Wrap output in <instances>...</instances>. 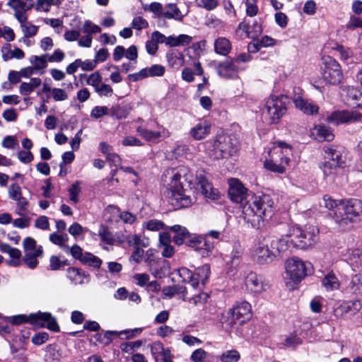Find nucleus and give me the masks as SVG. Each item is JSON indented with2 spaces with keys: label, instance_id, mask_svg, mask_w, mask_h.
I'll return each instance as SVG.
<instances>
[{
  "label": "nucleus",
  "instance_id": "1",
  "mask_svg": "<svg viewBox=\"0 0 362 362\" xmlns=\"http://www.w3.org/2000/svg\"><path fill=\"white\" fill-rule=\"evenodd\" d=\"M192 175L185 167L169 168L163 173L161 181L166 189L167 197L170 203L175 208L187 207L191 205L192 200L183 187L182 180L189 183L192 182Z\"/></svg>",
  "mask_w": 362,
  "mask_h": 362
},
{
  "label": "nucleus",
  "instance_id": "2",
  "mask_svg": "<svg viewBox=\"0 0 362 362\" xmlns=\"http://www.w3.org/2000/svg\"><path fill=\"white\" fill-rule=\"evenodd\" d=\"M290 249L291 245L287 237L267 235L255 245L252 259L257 264H268L276 260L281 253Z\"/></svg>",
  "mask_w": 362,
  "mask_h": 362
},
{
  "label": "nucleus",
  "instance_id": "3",
  "mask_svg": "<svg viewBox=\"0 0 362 362\" xmlns=\"http://www.w3.org/2000/svg\"><path fill=\"white\" fill-rule=\"evenodd\" d=\"M243 217L254 228L261 227L274 214V201L267 194L255 196L243 205Z\"/></svg>",
  "mask_w": 362,
  "mask_h": 362
},
{
  "label": "nucleus",
  "instance_id": "4",
  "mask_svg": "<svg viewBox=\"0 0 362 362\" xmlns=\"http://www.w3.org/2000/svg\"><path fill=\"white\" fill-rule=\"evenodd\" d=\"M291 146L284 141H275L265 156L264 167L274 173L284 174L290 165Z\"/></svg>",
  "mask_w": 362,
  "mask_h": 362
},
{
  "label": "nucleus",
  "instance_id": "5",
  "mask_svg": "<svg viewBox=\"0 0 362 362\" xmlns=\"http://www.w3.org/2000/svg\"><path fill=\"white\" fill-rule=\"evenodd\" d=\"M333 218L339 228H348L352 223L362 219V202L356 199L343 200Z\"/></svg>",
  "mask_w": 362,
  "mask_h": 362
},
{
  "label": "nucleus",
  "instance_id": "6",
  "mask_svg": "<svg viewBox=\"0 0 362 362\" xmlns=\"http://www.w3.org/2000/svg\"><path fill=\"white\" fill-rule=\"evenodd\" d=\"M209 156L214 159H224L233 156L237 152V142L231 136L218 134L212 141L205 142Z\"/></svg>",
  "mask_w": 362,
  "mask_h": 362
},
{
  "label": "nucleus",
  "instance_id": "7",
  "mask_svg": "<svg viewBox=\"0 0 362 362\" xmlns=\"http://www.w3.org/2000/svg\"><path fill=\"white\" fill-rule=\"evenodd\" d=\"M289 239L291 248L298 247L307 249L315 245L319 239V229L313 225H306L303 228L292 227L284 236Z\"/></svg>",
  "mask_w": 362,
  "mask_h": 362
},
{
  "label": "nucleus",
  "instance_id": "8",
  "mask_svg": "<svg viewBox=\"0 0 362 362\" xmlns=\"http://www.w3.org/2000/svg\"><path fill=\"white\" fill-rule=\"evenodd\" d=\"M289 103V98L286 95H270L267 99L263 109L265 119L271 124L278 123L286 112Z\"/></svg>",
  "mask_w": 362,
  "mask_h": 362
},
{
  "label": "nucleus",
  "instance_id": "9",
  "mask_svg": "<svg viewBox=\"0 0 362 362\" xmlns=\"http://www.w3.org/2000/svg\"><path fill=\"white\" fill-rule=\"evenodd\" d=\"M30 321L33 325L41 324L46 326L47 329L54 332H59V327L55 320L49 313H38L36 314H31L29 319L23 315H16L11 317V322L13 325H18L22 323Z\"/></svg>",
  "mask_w": 362,
  "mask_h": 362
},
{
  "label": "nucleus",
  "instance_id": "10",
  "mask_svg": "<svg viewBox=\"0 0 362 362\" xmlns=\"http://www.w3.org/2000/svg\"><path fill=\"white\" fill-rule=\"evenodd\" d=\"M322 78L326 83L337 85L341 82L343 74L339 64L329 56L322 58Z\"/></svg>",
  "mask_w": 362,
  "mask_h": 362
},
{
  "label": "nucleus",
  "instance_id": "11",
  "mask_svg": "<svg viewBox=\"0 0 362 362\" xmlns=\"http://www.w3.org/2000/svg\"><path fill=\"white\" fill-rule=\"evenodd\" d=\"M24 256L22 261L31 269H35L39 262L38 257L43 255V249L41 245L37 246L36 241L30 237L25 238L23 241Z\"/></svg>",
  "mask_w": 362,
  "mask_h": 362
},
{
  "label": "nucleus",
  "instance_id": "12",
  "mask_svg": "<svg viewBox=\"0 0 362 362\" xmlns=\"http://www.w3.org/2000/svg\"><path fill=\"white\" fill-rule=\"evenodd\" d=\"M210 272L209 264L198 267L194 274H192L187 268H182L179 270L181 276H186L189 279V284L193 288H198L200 282L202 285H204L209 277Z\"/></svg>",
  "mask_w": 362,
  "mask_h": 362
},
{
  "label": "nucleus",
  "instance_id": "13",
  "mask_svg": "<svg viewBox=\"0 0 362 362\" xmlns=\"http://www.w3.org/2000/svg\"><path fill=\"white\" fill-rule=\"evenodd\" d=\"M362 120V113L356 110L334 111L327 116L326 121L334 125L351 123Z\"/></svg>",
  "mask_w": 362,
  "mask_h": 362
},
{
  "label": "nucleus",
  "instance_id": "14",
  "mask_svg": "<svg viewBox=\"0 0 362 362\" xmlns=\"http://www.w3.org/2000/svg\"><path fill=\"white\" fill-rule=\"evenodd\" d=\"M306 264L296 257L286 261V273L294 282L300 281L306 276Z\"/></svg>",
  "mask_w": 362,
  "mask_h": 362
},
{
  "label": "nucleus",
  "instance_id": "15",
  "mask_svg": "<svg viewBox=\"0 0 362 362\" xmlns=\"http://www.w3.org/2000/svg\"><path fill=\"white\" fill-rule=\"evenodd\" d=\"M228 197L230 199L237 204H243L248 196V190L238 178H230L228 180Z\"/></svg>",
  "mask_w": 362,
  "mask_h": 362
},
{
  "label": "nucleus",
  "instance_id": "16",
  "mask_svg": "<svg viewBox=\"0 0 362 362\" xmlns=\"http://www.w3.org/2000/svg\"><path fill=\"white\" fill-rule=\"evenodd\" d=\"M228 315L232 317L233 323L242 324L251 318V305L247 302L238 303L228 311Z\"/></svg>",
  "mask_w": 362,
  "mask_h": 362
},
{
  "label": "nucleus",
  "instance_id": "17",
  "mask_svg": "<svg viewBox=\"0 0 362 362\" xmlns=\"http://www.w3.org/2000/svg\"><path fill=\"white\" fill-rule=\"evenodd\" d=\"M325 157L331 160L332 163L338 167L343 168L346 163L344 149L342 147L334 146H325L324 147Z\"/></svg>",
  "mask_w": 362,
  "mask_h": 362
},
{
  "label": "nucleus",
  "instance_id": "18",
  "mask_svg": "<svg viewBox=\"0 0 362 362\" xmlns=\"http://www.w3.org/2000/svg\"><path fill=\"white\" fill-rule=\"evenodd\" d=\"M137 132L145 140L152 143H158L170 136L169 130L163 127H160L156 132L144 128H139Z\"/></svg>",
  "mask_w": 362,
  "mask_h": 362
},
{
  "label": "nucleus",
  "instance_id": "19",
  "mask_svg": "<svg viewBox=\"0 0 362 362\" xmlns=\"http://www.w3.org/2000/svg\"><path fill=\"white\" fill-rule=\"evenodd\" d=\"M245 285L250 291L255 293H260L267 288V284L264 281L263 278L253 272L247 274Z\"/></svg>",
  "mask_w": 362,
  "mask_h": 362
},
{
  "label": "nucleus",
  "instance_id": "20",
  "mask_svg": "<svg viewBox=\"0 0 362 362\" xmlns=\"http://www.w3.org/2000/svg\"><path fill=\"white\" fill-rule=\"evenodd\" d=\"M197 183L200 186L201 192L205 197L212 200H216L220 197L218 190L214 189L203 175H197Z\"/></svg>",
  "mask_w": 362,
  "mask_h": 362
},
{
  "label": "nucleus",
  "instance_id": "21",
  "mask_svg": "<svg viewBox=\"0 0 362 362\" xmlns=\"http://www.w3.org/2000/svg\"><path fill=\"white\" fill-rule=\"evenodd\" d=\"M310 136L318 141H331L334 138L332 130L323 124L315 125L310 129Z\"/></svg>",
  "mask_w": 362,
  "mask_h": 362
},
{
  "label": "nucleus",
  "instance_id": "22",
  "mask_svg": "<svg viewBox=\"0 0 362 362\" xmlns=\"http://www.w3.org/2000/svg\"><path fill=\"white\" fill-rule=\"evenodd\" d=\"M218 75L224 78H233L237 76L238 67L232 59H226L217 66Z\"/></svg>",
  "mask_w": 362,
  "mask_h": 362
},
{
  "label": "nucleus",
  "instance_id": "23",
  "mask_svg": "<svg viewBox=\"0 0 362 362\" xmlns=\"http://www.w3.org/2000/svg\"><path fill=\"white\" fill-rule=\"evenodd\" d=\"M293 103L296 107L305 115H315L317 114L319 111V107L315 103L308 100L303 99L300 95L294 97Z\"/></svg>",
  "mask_w": 362,
  "mask_h": 362
},
{
  "label": "nucleus",
  "instance_id": "24",
  "mask_svg": "<svg viewBox=\"0 0 362 362\" xmlns=\"http://www.w3.org/2000/svg\"><path fill=\"white\" fill-rule=\"evenodd\" d=\"M172 238L168 233H162L159 235L158 247L162 250L163 257L170 258L175 254V249L171 245Z\"/></svg>",
  "mask_w": 362,
  "mask_h": 362
},
{
  "label": "nucleus",
  "instance_id": "25",
  "mask_svg": "<svg viewBox=\"0 0 362 362\" xmlns=\"http://www.w3.org/2000/svg\"><path fill=\"white\" fill-rule=\"evenodd\" d=\"M243 255V248L239 243H235L230 251V253L226 255V262L227 265L231 268H236L241 262Z\"/></svg>",
  "mask_w": 362,
  "mask_h": 362
},
{
  "label": "nucleus",
  "instance_id": "26",
  "mask_svg": "<svg viewBox=\"0 0 362 362\" xmlns=\"http://www.w3.org/2000/svg\"><path fill=\"white\" fill-rule=\"evenodd\" d=\"M168 230L174 233L175 235L173 237V240L177 245H182L185 240L188 238V237H190V233L188 230L180 225L173 226L168 228Z\"/></svg>",
  "mask_w": 362,
  "mask_h": 362
},
{
  "label": "nucleus",
  "instance_id": "27",
  "mask_svg": "<svg viewBox=\"0 0 362 362\" xmlns=\"http://www.w3.org/2000/svg\"><path fill=\"white\" fill-rule=\"evenodd\" d=\"M210 130L211 125L208 122H200L191 129L190 135L195 140H202L209 134Z\"/></svg>",
  "mask_w": 362,
  "mask_h": 362
},
{
  "label": "nucleus",
  "instance_id": "28",
  "mask_svg": "<svg viewBox=\"0 0 362 362\" xmlns=\"http://www.w3.org/2000/svg\"><path fill=\"white\" fill-rule=\"evenodd\" d=\"M1 54L4 61L12 59H21L25 57V53L21 49L15 47L13 49H11L10 44H7L1 47Z\"/></svg>",
  "mask_w": 362,
  "mask_h": 362
},
{
  "label": "nucleus",
  "instance_id": "29",
  "mask_svg": "<svg viewBox=\"0 0 362 362\" xmlns=\"http://www.w3.org/2000/svg\"><path fill=\"white\" fill-rule=\"evenodd\" d=\"M362 308V303L360 300L345 301L338 308L341 314L354 315Z\"/></svg>",
  "mask_w": 362,
  "mask_h": 362
},
{
  "label": "nucleus",
  "instance_id": "30",
  "mask_svg": "<svg viewBox=\"0 0 362 362\" xmlns=\"http://www.w3.org/2000/svg\"><path fill=\"white\" fill-rule=\"evenodd\" d=\"M231 43L226 37H220L214 42V50L216 53L226 56L231 50Z\"/></svg>",
  "mask_w": 362,
  "mask_h": 362
},
{
  "label": "nucleus",
  "instance_id": "31",
  "mask_svg": "<svg viewBox=\"0 0 362 362\" xmlns=\"http://www.w3.org/2000/svg\"><path fill=\"white\" fill-rule=\"evenodd\" d=\"M184 15L181 13L175 4H168L165 6V11L163 13V18L166 19H175L182 21Z\"/></svg>",
  "mask_w": 362,
  "mask_h": 362
},
{
  "label": "nucleus",
  "instance_id": "32",
  "mask_svg": "<svg viewBox=\"0 0 362 362\" xmlns=\"http://www.w3.org/2000/svg\"><path fill=\"white\" fill-rule=\"evenodd\" d=\"M120 241L124 242V240H121ZM125 241L129 246H134V247H147L149 245V240L148 238L136 234H129L126 236Z\"/></svg>",
  "mask_w": 362,
  "mask_h": 362
},
{
  "label": "nucleus",
  "instance_id": "33",
  "mask_svg": "<svg viewBox=\"0 0 362 362\" xmlns=\"http://www.w3.org/2000/svg\"><path fill=\"white\" fill-rule=\"evenodd\" d=\"M347 289L353 294L362 296V274H357L352 276Z\"/></svg>",
  "mask_w": 362,
  "mask_h": 362
},
{
  "label": "nucleus",
  "instance_id": "34",
  "mask_svg": "<svg viewBox=\"0 0 362 362\" xmlns=\"http://www.w3.org/2000/svg\"><path fill=\"white\" fill-rule=\"evenodd\" d=\"M168 64L170 67L178 69L185 64L183 54L179 52H171L166 55Z\"/></svg>",
  "mask_w": 362,
  "mask_h": 362
},
{
  "label": "nucleus",
  "instance_id": "35",
  "mask_svg": "<svg viewBox=\"0 0 362 362\" xmlns=\"http://www.w3.org/2000/svg\"><path fill=\"white\" fill-rule=\"evenodd\" d=\"M6 5L12 9H18L24 11L34 8V0H8Z\"/></svg>",
  "mask_w": 362,
  "mask_h": 362
},
{
  "label": "nucleus",
  "instance_id": "36",
  "mask_svg": "<svg viewBox=\"0 0 362 362\" xmlns=\"http://www.w3.org/2000/svg\"><path fill=\"white\" fill-rule=\"evenodd\" d=\"M62 0H35L34 8L37 12L48 13L52 6H59Z\"/></svg>",
  "mask_w": 362,
  "mask_h": 362
},
{
  "label": "nucleus",
  "instance_id": "37",
  "mask_svg": "<svg viewBox=\"0 0 362 362\" xmlns=\"http://www.w3.org/2000/svg\"><path fill=\"white\" fill-rule=\"evenodd\" d=\"M340 168L341 167H338V165L332 163L330 160L325 161L322 166V170L325 177L331 180H334Z\"/></svg>",
  "mask_w": 362,
  "mask_h": 362
},
{
  "label": "nucleus",
  "instance_id": "38",
  "mask_svg": "<svg viewBox=\"0 0 362 362\" xmlns=\"http://www.w3.org/2000/svg\"><path fill=\"white\" fill-rule=\"evenodd\" d=\"M322 285L327 291H333L339 288L340 283L336 275L330 272L324 277Z\"/></svg>",
  "mask_w": 362,
  "mask_h": 362
},
{
  "label": "nucleus",
  "instance_id": "39",
  "mask_svg": "<svg viewBox=\"0 0 362 362\" xmlns=\"http://www.w3.org/2000/svg\"><path fill=\"white\" fill-rule=\"evenodd\" d=\"M193 37L186 34H181L177 36L171 35L170 47H185L192 42Z\"/></svg>",
  "mask_w": 362,
  "mask_h": 362
},
{
  "label": "nucleus",
  "instance_id": "40",
  "mask_svg": "<svg viewBox=\"0 0 362 362\" xmlns=\"http://www.w3.org/2000/svg\"><path fill=\"white\" fill-rule=\"evenodd\" d=\"M347 97L353 103V105H362V88L360 89L354 87L349 88Z\"/></svg>",
  "mask_w": 362,
  "mask_h": 362
},
{
  "label": "nucleus",
  "instance_id": "41",
  "mask_svg": "<svg viewBox=\"0 0 362 362\" xmlns=\"http://www.w3.org/2000/svg\"><path fill=\"white\" fill-rule=\"evenodd\" d=\"M349 259L354 271L362 269V252L360 250H353Z\"/></svg>",
  "mask_w": 362,
  "mask_h": 362
},
{
  "label": "nucleus",
  "instance_id": "42",
  "mask_svg": "<svg viewBox=\"0 0 362 362\" xmlns=\"http://www.w3.org/2000/svg\"><path fill=\"white\" fill-rule=\"evenodd\" d=\"M47 55L31 56L30 62L33 65L35 71H40L45 69L47 66Z\"/></svg>",
  "mask_w": 362,
  "mask_h": 362
},
{
  "label": "nucleus",
  "instance_id": "43",
  "mask_svg": "<svg viewBox=\"0 0 362 362\" xmlns=\"http://www.w3.org/2000/svg\"><path fill=\"white\" fill-rule=\"evenodd\" d=\"M238 28L244 30L247 33V36L250 38L257 37L262 31V25L257 22L254 23L251 30H250V28L244 23H240Z\"/></svg>",
  "mask_w": 362,
  "mask_h": 362
},
{
  "label": "nucleus",
  "instance_id": "44",
  "mask_svg": "<svg viewBox=\"0 0 362 362\" xmlns=\"http://www.w3.org/2000/svg\"><path fill=\"white\" fill-rule=\"evenodd\" d=\"M67 277L75 284H82L84 281L85 275L81 269L69 267L67 269Z\"/></svg>",
  "mask_w": 362,
  "mask_h": 362
},
{
  "label": "nucleus",
  "instance_id": "45",
  "mask_svg": "<svg viewBox=\"0 0 362 362\" xmlns=\"http://www.w3.org/2000/svg\"><path fill=\"white\" fill-rule=\"evenodd\" d=\"M69 265L66 259H62L59 256L52 255L49 260V269L52 271H57L64 266Z\"/></svg>",
  "mask_w": 362,
  "mask_h": 362
},
{
  "label": "nucleus",
  "instance_id": "46",
  "mask_svg": "<svg viewBox=\"0 0 362 362\" xmlns=\"http://www.w3.org/2000/svg\"><path fill=\"white\" fill-rule=\"evenodd\" d=\"M151 354L156 362H158V357L161 356L168 349H165L160 341H155L148 345Z\"/></svg>",
  "mask_w": 362,
  "mask_h": 362
},
{
  "label": "nucleus",
  "instance_id": "47",
  "mask_svg": "<svg viewBox=\"0 0 362 362\" xmlns=\"http://www.w3.org/2000/svg\"><path fill=\"white\" fill-rule=\"evenodd\" d=\"M81 262L94 268H100L102 264V260L91 253L85 252Z\"/></svg>",
  "mask_w": 362,
  "mask_h": 362
},
{
  "label": "nucleus",
  "instance_id": "48",
  "mask_svg": "<svg viewBox=\"0 0 362 362\" xmlns=\"http://www.w3.org/2000/svg\"><path fill=\"white\" fill-rule=\"evenodd\" d=\"M81 30L83 33L86 35H90V36H92V35L101 32V28L94 24L92 21L90 20H86L83 22V24L81 28Z\"/></svg>",
  "mask_w": 362,
  "mask_h": 362
},
{
  "label": "nucleus",
  "instance_id": "49",
  "mask_svg": "<svg viewBox=\"0 0 362 362\" xmlns=\"http://www.w3.org/2000/svg\"><path fill=\"white\" fill-rule=\"evenodd\" d=\"M62 357V354L56 345H48L47 346V360L52 362H57Z\"/></svg>",
  "mask_w": 362,
  "mask_h": 362
},
{
  "label": "nucleus",
  "instance_id": "50",
  "mask_svg": "<svg viewBox=\"0 0 362 362\" xmlns=\"http://www.w3.org/2000/svg\"><path fill=\"white\" fill-rule=\"evenodd\" d=\"M81 191L80 182L76 181L71 185L68 192L69 194V200L71 203L77 204L78 202V195Z\"/></svg>",
  "mask_w": 362,
  "mask_h": 362
},
{
  "label": "nucleus",
  "instance_id": "51",
  "mask_svg": "<svg viewBox=\"0 0 362 362\" xmlns=\"http://www.w3.org/2000/svg\"><path fill=\"white\" fill-rule=\"evenodd\" d=\"M343 200L334 199L329 195H325L320 204L329 210L336 209L337 211L338 206H340Z\"/></svg>",
  "mask_w": 362,
  "mask_h": 362
},
{
  "label": "nucleus",
  "instance_id": "52",
  "mask_svg": "<svg viewBox=\"0 0 362 362\" xmlns=\"http://www.w3.org/2000/svg\"><path fill=\"white\" fill-rule=\"evenodd\" d=\"M302 343L301 339L294 333L284 336L281 344L286 347H295Z\"/></svg>",
  "mask_w": 362,
  "mask_h": 362
},
{
  "label": "nucleus",
  "instance_id": "53",
  "mask_svg": "<svg viewBox=\"0 0 362 362\" xmlns=\"http://www.w3.org/2000/svg\"><path fill=\"white\" fill-rule=\"evenodd\" d=\"M240 358L239 352L233 349L223 352L220 356V360L221 362H238Z\"/></svg>",
  "mask_w": 362,
  "mask_h": 362
},
{
  "label": "nucleus",
  "instance_id": "54",
  "mask_svg": "<svg viewBox=\"0 0 362 362\" xmlns=\"http://www.w3.org/2000/svg\"><path fill=\"white\" fill-rule=\"evenodd\" d=\"M21 27L25 37H33L38 31V26L33 25L32 23L28 21L25 24H23Z\"/></svg>",
  "mask_w": 362,
  "mask_h": 362
},
{
  "label": "nucleus",
  "instance_id": "55",
  "mask_svg": "<svg viewBox=\"0 0 362 362\" xmlns=\"http://www.w3.org/2000/svg\"><path fill=\"white\" fill-rule=\"evenodd\" d=\"M143 8L145 11H148L153 13L158 17H163V8L162 4L159 2H152L148 5H143Z\"/></svg>",
  "mask_w": 362,
  "mask_h": 362
},
{
  "label": "nucleus",
  "instance_id": "56",
  "mask_svg": "<svg viewBox=\"0 0 362 362\" xmlns=\"http://www.w3.org/2000/svg\"><path fill=\"white\" fill-rule=\"evenodd\" d=\"M141 332L142 328L125 329L118 332V337H120L122 339H130L139 336Z\"/></svg>",
  "mask_w": 362,
  "mask_h": 362
},
{
  "label": "nucleus",
  "instance_id": "57",
  "mask_svg": "<svg viewBox=\"0 0 362 362\" xmlns=\"http://www.w3.org/2000/svg\"><path fill=\"white\" fill-rule=\"evenodd\" d=\"M246 6V14L250 17H254L257 15L259 8L256 0H245Z\"/></svg>",
  "mask_w": 362,
  "mask_h": 362
},
{
  "label": "nucleus",
  "instance_id": "58",
  "mask_svg": "<svg viewBox=\"0 0 362 362\" xmlns=\"http://www.w3.org/2000/svg\"><path fill=\"white\" fill-rule=\"evenodd\" d=\"M132 28L141 31L143 29L148 27V22L141 16H136L132 21Z\"/></svg>",
  "mask_w": 362,
  "mask_h": 362
},
{
  "label": "nucleus",
  "instance_id": "59",
  "mask_svg": "<svg viewBox=\"0 0 362 362\" xmlns=\"http://www.w3.org/2000/svg\"><path fill=\"white\" fill-rule=\"evenodd\" d=\"M206 25L209 28L221 30L223 29L225 23L217 16L211 15V16L207 18Z\"/></svg>",
  "mask_w": 362,
  "mask_h": 362
},
{
  "label": "nucleus",
  "instance_id": "60",
  "mask_svg": "<svg viewBox=\"0 0 362 362\" xmlns=\"http://www.w3.org/2000/svg\"><path fill=\"white\" fill-rule=\"evenodd\" d=\"M142 344L143 342L141 340H137L132 342H125L121 344L120 348L122 351L130 354L135 349H139L142 345Z\"/></svg>",
  "mask_w": 362,
  "mask_h": 362
},
{
  "label": "nucleus",
  "instance_id": "61",
  "mask_svg": "<svg viewBox=\"0 0 362 362\" xmlns=\"http://www.w3.org/2000/svg\"><path fill=\"white\" fill-rule=\"evenodd\" d=\"M197 6L207 11L215 9L218 4V0H195Z\"/></svg>",
  "mask_w": 362,
  "mask_h": 362
},
{
  "label": "nucleus",
  "instance_id": "62",
  "mask_svg": "<svg viewBox=\"0 0 362 362\" xmlns=\"http://www.w3.org/2000/svg\"><path fill=\"white\" fill-rule=\"evenodd\" d=\"M188 238L189 240L187 242L188 246L194 248L197 251L202 250L203 238L190 235V237H188Z\"/></svg>",
  "mask_w": 362,
  "mask_h": 362
},
{
  "label": "nucleus",
  "instance_id": "63",
  "mask_svg": "<svg viewBox=\"0 0 362 362\" xmlns=\"http://www.w3.org/2000/svg\"><path fill=\"white\" fill-rule=\"evenodd\" d=\"M8 192L9 198L14 201L22 197L21 188L18 184H11Z\"/></svg>",
  "mask_w": 362,
  "mask_h": 362
},
{
  "label": "nucleus",
  "instance_id": "64",
  "mask_svg": "<svg viewBox=\"0 0 362 362\" xmlns=\"http://www.w3.org/2000/svg\"><path fill=\"white\" fill-rule=\"evenodd\" d=\"M86 82L95 90L101 84L102 77L99 73L94 72L88 76Z\"/></svg>",
  "mask_w": 362,
  "mask_h": 362
}]
</instances>
